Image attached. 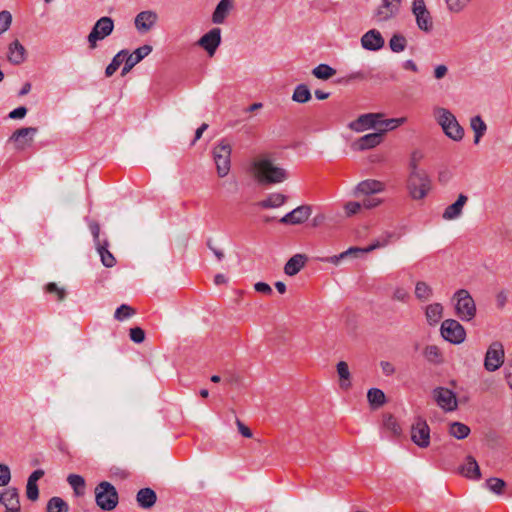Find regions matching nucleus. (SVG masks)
<instances>
[{
  "label": "nucleus",
  "mask_w": 512,
  "mask_h": 512,
  "mask_svg": "<svg viewBox=\"0 0 512 512\" xmlns=\"http://www.w3.org/2000/svg\"><path fill=\"white\" fill-rule=\"evenodd\" d=\"M336 74V69L328 64H319L312 69V75L319 80H328Z\"/></svg>",
  "instance_id": "obj_39"
},
{
  "label": "nucleus",
  "mask_w": 512,
  "mask_h": 512,
  "mask_svg": "<svg viewBox=\"0 0 512 512\" xmlns=\"http://www.w3.org/2000/svg\"><path fill=\"white\" fill-rule=\"evenodd\" d=\"M114 30V20L104 16L98 19L87 36L88 47L93 50L98 46V41L110 36Z\"/></svg>",
  "instance_id": "obj_6"
},
{
  "label": "nucleus",
  "mask_w": 512,
  "mask_h": 512,
  "mask_svg": "<svg viewBox=\"0 0 512 512\" xmlns=\"http://www.w3.org/2000/svg\"><path fill=\"white\" fill-rule=\"evenodd\" d=\"M433 294L432 288L424 281H418L415 285V296L421 301H427Z\"/></svg>",
  "instance_id": "obj_41"
},
{
  "label": "nucleus",
  "mask_w": 512,
  "mask_h": 512,
  "mask_svg": "<svg viewBox=\"0 0 512 512\" xmlns=\"http://www.w3.org/2000/svg\"><path fill=\"white\" fill-rule=\"evenodd\" d=\"M108 243L105 242L104 245H99L98 251L101 256V261L105 267H113L116 263V259L113 254L107 249Z\"/></svg>",
  "instance_id": "obj_44"
},
{
  "label": "nucleus",
  "mask_w": 512,
  "mask_h": 512,
  "mask_svg": "<svg viewBox=\"0 0 512 512\" xmlns=\"http://www.w3.org/2000/svg\"><path fill=\"white\" fill-rule=\"evenodd\" d=\"M47 293H55L59 301H63L66 297V291L64 288H59L56 283H48L45 287Z\"/></svg>",
  "instance_id": "obj_54"
},
{
  "label": "nucleus",
  "mask_w": 512,
  "mask_h": 512,
  "mask_svg": "<svg viewBox=\"0 0 512 512\" xmlns=\"http://www.w3.org/2000/svg\"><path fill=\"white\" fill-rule=\"evenodd\" d=\"M67 482L73 488L76 496H83L85 493L86 481L83 476L78 474H70L67 477Z\"/></svg>",
  "instance_id": "obj_37"
},
{
  "label": "nucleus",
  "mask_w": 512,
  "mask_h": 512,
  "mask_svg": "<svg viewBox=\"0 0 512 512\" xmlns=\"http://www.w3.org/2000/svg\"><path fill=\"white\" fill-rule=\"evenodd\" d=\"M413 13L416 17L417 26L420 30L430 32L433 29L432 17L426 8L424 0H414Z\"/></svg>",
  "instance_id": "obj_15"
},
{
  "label": "nucleus",
  "mask_w": 512,
  "mask_h": 512,
  "mask_svg": "<svg viewBox=\"0 0 512 512\" xmlns=\"http://www.w3.org/2000/svg\"><path fill=\"white\" fill-rule=\"evenodd\" d=\"M383 242H381L380 240H375L373 241L371 244H369L368 246L366 247H350L348 248L346 251H344V254H346V258L348 256H353V257H360L364 254H367V253H370L372 251H374L375 249L377 248H380L383 246Z\"/></svg>",
  "instance_id": "obj_35"
},
{
  "label": "nucleus",
  "mask_w": 512,
  "mask_h": 512,
  "mask_svg": "<svg viewBox=\"0 0 512 512\" xmlns=\"http://www.w3.org/2000/svg\"><path fill=\"white\" fill-rule=\"evenodd\" d=\"M411 440L420 448H427L430 445V428L424 418L417 417L412 424Z\"/></svg>",
  "instance_id": "obj_12"
},
{
  "label": "nucleus",
  "mask_w": 512,
  "mask_h": 512,
  "mask_svg": "<svg viewBox=\"0 0 512 512\" xmlns=\"http://www.w3.org/2000/svg\"><path fill=\"white\" fill-rule=\"evenodd\" d=\"M504 356L505 354L502 343L499 341L492 342L485 354V369L489 372H493L499 369L504 363Z\"/></svg>",
  "instance_id": "obj_11"
},
{
  "label": "nucleus",
  "mask_w": 512,
  "mask_h": 512,
  "mask_svg": "<svg viewBox=\"0 0 512 512\" xmlns=\"http://www.w3.org/2000/svg\"><path fill=\"white\" fill-rule=\"evenodd\" d=\"M36 132H37L36 127H23V128L17 129L10 137V140L15 142L16 147L18 149H23L24 143H22V139L25 141V143L32 142V137L27 139V136H29V135L32 136Z\"/></svg>",
  "instance_id": "obj_29"
},
{
  "label": "nucleus",
  "mask_w": 512,
  "mask_h": 512,
  "mask_svg": "<svg viewBox=\"0 0 512 512\" xmlns=\"http://www.w3.org/2000/svg\"><path fill=\"white\" fill-rule=\"evenodd\" d=\"M448 73V68L446 65L441 64L435 67L434 69V77L439 80L444 78Z\"/></svg>",
  "instance_id": "obj_64"
},
{
  "label": "nucleus",
  "mask_w": 512,
  "mask_h": 512,
  "mask_svg": "<svg viewBox=\"0 0 512 512\" xmlns=\"http://www.w3.org/2000/svg\"><path fill=\"white\" fill-rule=\"evenodd\" d=\"M157 21V14L153 11H142L135 17V27L140 32L149 31Z\"/></svg>",
  "instance_id": "obj_21"
},
{
  "label": "nucleus",
  "mask_w": 512,
  "mask_h": 512,
  "mask_svg": "<svg viewBox=\"0 0 512 512\" xmlns=\"http://www.w3.org/2000/svg\"><path fill=\"white\" fill-rule=\"evenodd\" d=\"M386 430H390L395 437H400L402 429L391 414H386Z\"/></svg>",
  "instance_id": "obj_50"
},
{
  "label": "nucleus",
  "mask_w": 512,
  "mask_h": 512,
  "mask_svg": "<svg viewBox=\"0 0 512 512\" xmlns=\"http://www.w3.org/2000/svg\"><path fill=\"white\" fill-rule=\"evenodd\" d=\"M432 395L434 401L443 410L451 412L457 409V398L452 390L445 387H436Z\"/></svg>",
  "instance_id": "obj_14"
},
{
  "label": "nucleus",
  "mask_w": 512,
  "mask_h": 512,
  "mask_svg": "<svg viewBox=\"0 0 512 512\" xmlns=\"http://www.w3.org/2000/svg\"><path fill=\"white\" fill-rule=\"evenodd\" d=\"M128 55V50L124 49L119 51L112 59L111 63L105 69V76L111 77L123 63L125 57Z\"/></svg>",
  "instance_id": "obj_40"
},
{
  "label": "nucleus",
  "mask_w": 512,
  "mask_h": 512,
  "mask_svg": "<svg viewBox=\"0 0 512 512\" xmlns=\"http://www.w3.org/2000/svg\"><path fill=\"white\" fill-rule=\"evenodd\" d=\"M367 401L370 411H377L384 406V391L379 388H370L367 391Z\"/></svg>",
  "instance_id": "obj_30"
},
{
  "label": "nucleus",
  "mask_w": 512,
  "mask_h": 512,
  "mask_svg": "<svg viewBox=\"0 0 512 512\" xmlns=\"http://www.w3.org/2000/svg\"><path fill=\"white\" fill-rule=\"evenodd\" d=\"M408 298H409L408 292L402 287L396 288L392 295L393 300L402 301V302H406Z\"/></svg>",
  "instance_id": "obj_60"
},
{
  "label": "nucleus",
  "mask_w": 512,
  "mask_h": 512,
  "mask_svg": "<svg viewBox=\"0 0 512 512\" xmlns=\"http://www.w3.org/2000/svg\"><path fill=\"white\" fill-rule=\"evenodd\" d=\"M486 487L497 495H501L506 487V482L503 479L491 477L486 480Z\"/></svg>",
  "instance_id": "obj_47"
},
{
  "label": "nucleus",
  "mask_w": 512,
  "mask_h": 512,
  "mask_svg": "<svg viewBox=\"0 0 512 512\" xmlns=\"http://www.w3.org/2000/svg\"><path fill=\"white\" fill-rule=\"evenodd\" d=\"M449 433L451 436L461 440L468 437L470 434V428L466 424L453 422L450 424Z\"/></svg>",
  "instance_id": "obj_42"
},
{
  "label": "nucleus",
  "mask_w": 512,
  "mask_h": 512,
  "mask_svg": "<svg viewBox=\"0 0 512 512\" xmlns=\"http://www.w3.org/2000/svg\"><path fill=\"white\" fill-rule=\"evenodd\" d=\"M308 261L306 254H295L285 264L284 272L288 276H295L302 268L305 267Z\"/></svg>",
  "instance_id": "obj_23"
},
{
  "label": "nucleus",
  "mask_w": 512,
  "mask_h": 512,
  "mask_svg": "<svg viewBox=\"0 0 512 512\" xmlns=\"http://www.w3.org/2000/svg\"><path fill=\"white\" fill-rule=\"evenodd\" d=\"M151 51L152 46L146 44L135 49L131 54L128 52V55L125 57V63L124 67L122 68L121 75L124 76L130 72V70L140 61H142L148 54H150Z\"/></svg>",
  "instance_id": "obj_18"
},
{
  "label": "nucleus",
  "mask_w": 512,
  "mask_h": 512,
  "mask_svg": "<svg viewBox=\"0 0 512 512\" xmlns=\"http://www.w3.org/2000/svg\"><path fill=\"white\" fill-rule=\"evenodd\" d=\"M27 58V51L25 47L19 42L18 39H15L9 44L7 59L14 65H20L25 62Z\"/></svg>",
  "instance_id": "obj_20"
},
{
  "label": "nucleus",
  "mask_w": 512,
  "mask_h": 512,
  "mask_svg": "<svg viewBox=\"0 0 512 512\" xmlns=\"http://www.w3.org/2000/svg\"><path fill=\"white\" fill-rule=\"evenodd\" d=\"M5 512H21L19 491L16 487L5 489Z\"/></svg>",
  "instance_id": "obj_26"
},
{
  "label": "nucleus",
  "mask_w": 512,
  "mask_h": 512,
  "mask_svg": "<svg viewBox=\"0 0 512 512\" xmlns=\"http://www.w3.org/2000/svg\"><path fill=\"white\" fill-rule=\"evenodd\" d=\"M406 46L407 40L402 34H394L389 41L390 49L396 53L404 51Z\"/></svg>",
  "instance_id": "obj_45"
},
{
  "label": "nucleus",
  "mask_w": 512,
  "mask_h": 512,
  "mask_svg": "<svg viewBox=\"0 0 512 512\" xmlns=\"http://www.w3.org/2000/svg\"><path fill=\"white\" fill-rule=\"evenodd\" d=\"M363 207V203L356 202V201H349L344 205V210L347 217H351L355 214H357L361 208Z\"/></svg>",
  "instance_id": "obj_55"
},
{
  "label": "nucleus",
  "mask_w": 512,
  "mask_h": 512,
  "mask_svg": "<svg viewBox=\"0 0 512 512\" xmlns=\"http://www.w3.org/2000/svg\"><path fill=\"white\" fill-rule=\"evenodd\" d=\"M254 289L256 292L258 293H262V294H265V295H272L273 294V290L271 288V286L265 282H257L254 284Z\"/></svg>",
  "instance_id": "obj_59"
},
{
  "label": "nucleus",
  "mask_w": 512,
  "mask_h": 512,
  "mask_svg": "<svg viewBox=\"0 0 512 512\" xmlns=\"http://www.w3.org/2000/svg\"><path fill=\"white\" fill-rule=\"evenodd\" d=\"M210 57L214 56L221 44V29L216 27L205 33L197 42Z\"/></svg>",
  "instance_id": "obj_16"
},
{
  "label": "nucleus",
  "mask_w": 512,
  "mask_h": 512,
  "mask_svg": "<svg viewBox=\"0 0 512 512\" xmlns=\"http://www.w3.org/2000/svg\"><path fill=\"white\" fill-rule=\"evenodd\" d=\"M406 189L413 200H423L432 189V180L427 172L408 173Z\"/></svg>",
  "instance_id": "obj_3"
},
{
  "label": "nucleus",
  "mask_w": 512,
  "mask_h": 512,
  "mask_svg": "<svg viewBox=\"0 0 512 512\" xmlns=\"http://www.w3.org/2000/svg\"><path fill=\"white\" fill-rule=\"evenodd\" d=\"M448 6V9L452 12L461 11L470 0H445Z\"/></svg>",
  "instance_id": "obj_57"
},
{
  "label": "nucleus",
  "mask_w": 512,
  "mask_h": 512,
  "mask_svg": "<svg viewBox=\"0 0 512 512\" xmlns=\"http://www.w3.org/2000/svg\"><path fill=\"white\" fill-rule=\"evenodd\" d=\"M470 127L474 132V144H478L480 139L487 131V125L480 115H476L470 120Z\"/></svg>",
  "instance_id": "obj_33"
},
{
  "label": "nucleus",
  "mask_w": 512,
  "mask_h": 512,
  "mask_svg": "<svg viewBox=\"0 0 512 512\" xmlns=\"http://www.w3.org/2000/svg\"><path fill=\"white\" fill-rule=\"evenodd\" d=\"M233 7L234 0H220L212 14V22L214 24H222Z\"/></svg>",
  "instance_id": "obj_25"
},
{
  "label": "nucleus",
  "mask_w": 512,
  "mask_h": 512,
  "mask_svg": "<svg viewBox=\"0 0 512 512\" xmlns=\"http://www.w3.org/2000/svg\"><path fill=\"white\" fill-rule=\"evenodd\" d=\"M231 145L223 139L214 149L213 158L216 164L217 174L223 178L228 175L231 168Z\"/></svg>",
  "instance_id": "obj_8"
},
{
  "label": "nucleus",
  "mask_w": 512,
  "mask_h": 512,
  "mask_svg": "<svg viewBox=\"0 0 512 512\" xmlns=\"http://www.w3.org/2000/svg\"><path fill=\"white\" fill-rule=\"evenodd\" d=\"M361 45L366 50L377 51L384 47V37L376 29L369 30L362 36Z\"/></svg>",
  "instance_id": "obj_19"
},
{
  "label": "nucleus",
  "mask_w": 512,
  "mask_h": 512,
  "mask_svg": "<svg viewBox=\"0 0 512 512\" xmlns=\"http://www.w3.org/2000/svg\"><path fill=\"white\" fill-rule=\"evenodd\" d=\"M97 506L103 511L114 510L119 503V494L113 484L101 481L94 490Z\"/></svg>",
  "instance_id": "obj_5"
},
{
  "label": "nucleus",
  "mask_w": 512,
  "mask_h": 512,
  "mask_svg": "<svg viewBox=\"0 0 512 512\" xmlns=\"http://www.w3.org/2000/svg\"><path fill=\"white\" fill-rule=\"evenodd\" d=\"M129 337L134 343L141 344L145 341L146 334L141 327L135 326L129 329Z\"/></svg>",
  "instance_id": "obj_49"
},
{
  "label": "nucleus",
  "mask_w": 512,
  "mask_h": 512,
  "mask_svg": "<svg viewBox=\"0 0 512 512\" xmlns=\"http://www.w3.org/2000/svg\"><path fill=\"white\" fill-rule=\"evenodd\" d=\"M383 242H381L380 240H375L373 241L371 244H369L368 246L366 247H350L348 248L346 251H344V254H346V258L348 256H353V257H360L364 254H367V253H370L372 251H374L375 249L377 248H380L383 246Z\"/></svg>",
  "instance_id": "obj_34"
},
{
  "label": "nucleus",
  "mask_w": 512,
  "mask_h": 512,
  "mask_svg": "<svg viewBox=\"0 0 512 512\" xmlns=\"http://www.w3.org/2000/svg\"><path fill=\"white\" fill-rule=\"evenodd\" d=\"M424 356L429 362L435 364L442 361V353L436 345H428L424 350Z\"/></svg>",
  "instance_id": "obj_46"
},
{
  "label": "nucleus",
  "mask_w": 512,
  "mask_h": 512,
  "mask_svg": "<svg viewBox=\"0 0 512 512\" xmlns=\"http://www.w3.org/2000/svg\"><path fill=\"white\" fill-rule=\"evenodd\" d=\"M346 258V254L344 252L340 253L339 255H333L329 257H322L320 258V261L325 263H331L334 265H338L342 259Z\"/></svg>",
  "instance_id": "obj_63"
},
{
  "label": "nucleus",
  "mask_w": 512,
  "mask_h": 512,
  "mask_svg": "<svg viewBox=\"0 0 512 512\" xmlns=\"http://www.w3.org/2000/svg\"><path fill=\"white\" fill-rule=\"evenodd\" d=\"M459 473L469 479H479L481 477L480 467L476 459L468 455L465 462L459 467Z\"/></svg>",
  "instance_id": "obj_24"
},
{
  "label": "nucleus",
  "mask_w": 512,
  "mask_h": 512,
  "mask_svg": "<svg viewBox=\"0 0 512 512\" xmlns=\"http://www.w3.org/2000/svg\"><path fill=\"white\" fill-rule=\"evenodd\" d=\"M12 23V15L9 11L3 10L0 12V35L10 28Z\"/></svg>",
  "instance_id": "obj_53"
},
{
  "label": "nucleus",
  "mask_w": 512,
  "mask_h": 512,
  "mask_svg": "<svg viewBox=\"0 0 512 512\" xmlns=\"http://www.w3.org/2000/svg\"><path fill=\"white\" fill-rule=\"evenodd\" d=\"M288 197L282 193H272L264 200H261L257 205L263 209L277 208L286 203Z\"/></svg>",
  "instance_id": "obj_31"
},
{
  "label": "nucleus",
  "mask_w": 512,
  "mask_h": 512,
  "mask_svg": "<svg viewBox=\"0 0 512 512\" xmlns=\"http://www.w3.org/2000/svg\"><path fill=\"white\" fill-rule=\"evenodd\" d=\"M236 424L238 427L239 433L245 438H251L253 436L252 430L246 426L242 421L236 418Z\"/></svg>",
  "instance_id": "obj_62"
},
{
  "label": "nucleus",
  "mask_w": 512,
  "mask_h": 512,
  "mask_svg": "<svg viewBox=\"0 0 512 512\" xmlns=\"http://www.w3.org/2000/svg\"><path fill=\"white\" fill-rule=\"evenodd\" d=\"M336 371L339 378V387L345 391L349 390L352 386V377L347 362L339 361L336 365Z\"/></svg>",
  "instance_id": "obj_28"
},
{
  "label": "nucleus",
  "mask_w": 512,
  "mask_h": 512,
  "mask_svg": "<svg viewBox=\"0 0 512 512\" xmlns=\"http://www.w3.org/2000/svg\"><path fill=\"white\" fill-rule=\"evenodd\" d=\"M384 125V113H366L348 123L347 127L355 132H364L368 129H377Z\"/></svg>",
  "instance_id": "obj_9"
},
{
  "label": "nucleus",
  "mask_w": 512,
  "mask_h": 512,
  "mask_svg": "<svg viewBox=\"0 0 512 512\" xmlns=\"http://www.w3.org/2000/svg\"><path fill=\"white\" fill-rule=\"evenodd\" d=\"M384 140V128H378L377 132L366 134L350 145V148L355 152H361L375 148L380 145Z\"/></svg>",
  "instance_id": "obj_13"
},
{
  "label": "nucleus",
  "mask_w": 512,
  "mask_h": 512,
  "mask_svg": "<svg viewBox=\"0 0 512 512\" xmlns=\"http://www.w3.org/2000/svg\"><path fill=\"white\" fill-rule=\"evenodd\" d=\"M441 336L452 344H460L466 338L464 327L454 319H446L442 322L440 328Z\"/></svg>",
  "instance_id": "obj_10"
},
{
  "label": "nucleus",
  "mask_w": 512,
  "mask_h": 512,
  "mask_svg": "<svg viewBox=\"0 0 512 512\" xmlns=\"http://www.w3.org/2000/svg\"><path fill=\"white\" fill-rule=\"evenodd\" d=\"M424 155L419 150H414L410 155L408 164L409 173H420L426 172L424 169L419 168V163L423 159Z\"/></svg>",
  "instance_id": "obj_43"
},
{
  "label": "nucleus",
  "mask_w": 512,
  "mask_h": 512,
  "mask_svg": "<svg viewBox=\"0 0 512 512\" xmlns=\"http://www.w3.org/2000/svg\"><path fill=\"white\" fill-rule=\"evenodd\" d=\"M251 173L260 185L281 183L288 178L287 171L275 166L268 156L255 159L251 164Z\"/></svg>",
  "instance_id": "obj_1"
},
{
  "label": "nucleus",
  "mask_w": 512,
  "mask_h": 512,
  "mask_svg": "<svg viewBox=\"0 0 512 512\" xmlns=\"http://www.w3.org/2000/svg\"><path fill=\"white\" fill-rule=\"evenodd\" d=\"M457 300L455 305L456 314L463 321H471L476 315V304L470 293L460 289L454 294Z\"/></svg>",
  "instance_id": "obj_7"
},
{
  "label": "nucleus",
  "mask_w": 512,
  "mask_h": 512,
  "mask_svg": "<svg viewBox=\"0 0 512 512\" xmlns=\"http://www.w3.org/2000/svg\"><path fill=\"white\" fill-rule=\"evenodd\" d=\"M134 314H136V310L133 307L127 304H122L116 309L114 317L118 321H122L124 318L131 317Z\"/></svg>",
  "instance_id": "obj_48"
},
{
  "label": "nucleus",
  "mask_w": 512,
  "mask_h": 512,
  "mask_svg": "<svg viewBox=\"0 0 512 512\" xmlns=\"http://www.w3.org/2000/svg\"><path fill=\"white\" fill-rule=\"evenodd\" d=\"M425 315L430 326L436 325L443 316V306L440 303L429 304L426 307Z\"/></svg>",
  "instance_id": "obj_32"
},
{
  "label": "nucleus",
  "mask_w": 512,
  "mask_h": 512,
  "mask_svg": "<svg viewBox=\"0 0 512 512\" xmlns=\"http://www.w3.org/2000/svg\"><path fill=\"white\" fill-rule=\"evenodd\" d=\"M468 197L465 194H459L454 203L447 206L442 217L445 220H454L462 214L464 205L467 203Z\"/></svg>",
  "instance_id": "obj_22"
},
{
  "label": "nucleus",
  "mask_w": 512,
  "mask_h": 512,
  "mask_svg": "<svg viewBox=\"0 0 512 512\" xmlns=\"http://www.w3.org/2000/svg\"><path fill=\"white\" fill-rule=\"evenodd\" d=\"M46 512H69V505L61 497L54 496L48 500Z\"/></svg>",
  "instance_id": "obj_38"
},
{
  "label": "nucleus",
  "mask_w": 512,
  "mask_h": 512,
  "mask_svg": "<svg viewBox=\"0 0 512 512\" xmlns=\"http://www.w3.org/2000/svg\"><path fill=\"white\" fill-rule=\"evenodd\" d=\"M406 117L386 119V132L393 131L400 125L406 123Z\"/></svg>",
  "instance_id": "obj_58"
},
{
  "label": "nucleus",
  "mask_w": 512,
  "mask_h": 512,
  "mask_svg": "<svg viewBox=\"0 0 512 512\" xmlns=\"http://www.w3.org/2000/svg\"><path fill=\"white\" fill-rule=\"evenodd\" d=\"M11 480V471L8 465L0 463V487L8 485Z\"/></svg>",
  "instance_id": "obj_56"
},
{
  "label": "nucleus",
  "mask_w": 512,
  "mask_h": 512,
  "mask_svg": "<svg viewBox=\"0 0 512 512\" xmlns=\"http://www.w3.org/2000/svg\"><path fill=\"white\" fill-rule=\"evenodd\" d=\"M26 497L32 502H35L39 499V487L37 483L27 481Z\"/></svg>",
  "instance_id": "obj_52"
},
{
  "label": "nucleus",
  "mask_w": 512,
  "mask_h": 512,
  "mask_svg": "<svg viewBox=\"0 0 512 512\" xmlns=\"http://www.w3.org/2000/svg\"><path fill=\"white\" fill-rule=\"evenodd\" d=\"M401 7V0H386V20L396 16Z\"/></svg>",
  "instance_id": "obj_51"
},
{
  "label": "nucleus",
  "mask_w": 512,
  "mask_h": 512,
  "mask_svg": "<svg viewBox=\"0 0 512 512\" xmlns=\"http://www.w3.org/2000/svg\"><path fill=\"white\" fill-rule=\"evenodd\" d=\"M312 98L311 91L306 84H299L295 87L292 94V100L296 103L305 104Z\"/></svg>",
  "instance_id": "obj_36"
},
{
  "label": "nucleus",
  "mask_w": 512,
  "mask_h": 512,
  "mask_svg": "<svg viewBox=\"0 0 512 512\" xmlns=\"http://www.w3.org/2000/svg\"><path fill=\"white\" fill-rule=\"evenodd\" d=\"M384 191V183L374 179H367L358 183L354 190V196L363 195V208L372 209L379 206L383 199L376 197Z\"/></svg>",
  "instance_id": "obj_2"
},
{
  "label": "nucleus",
  "mask_w": 512,
  "mask_h": 512,
  "mask_svg": "<svg viewBox=\"0 0 512 512\" xmlns=\"http://www.w3.org/2000/svg\"><path fill=\"white\" fill-rule=\"evenodd\" d=\"M136 500L141 508L150 509L157 501V494L149 487L142 488L137 492Z\"/></svg>",
  "instance_id": "obj_27"
},
{
  "label": "nucleus",
  "mask_w": 512,
  "mask_h": 512,
  "mask_svg": "<svg viewBox=\"0 0 512 512\" xmlns=\"http://www.w3.org/2000/svg\"><path fill=\"white\" fill-rule=\"evenodd\" d=\"M435 117L442 127L444 134L454 141H461L464 137V129L458 123L456 117L446 108L435 109Z\"/></svg>",
  "instance_id": "obj_4"
},
{
  "label": "nucleus",
  "mask_w": 512,
  "mask_h": 512,
  "mask_svg": "<svg viewBox=\"0 0 512 512\" xmlns=\"http://www.w3.org/2000/svg\"><path fill=\"white\" fill-rule=\"evenodd\" d=\"M28 109L25 106H19L9 113L11 119H22L26 116Z\"/></svg>",
  "instance_id": "obj_61"
},
{
  "label": "nucleus",
  "mask_w": 512,
  "mask_h": 512,
  "mask_svg": "<svg viewBox=\"0 0 512 512\" xmlns=\"http://www.w3.org/2000/svg\"><path fill=\"white\" fill-rule=\"evenodd\" d=\"M310 205H301L284 215L279 222L285 225H298L304 223L311 215Z\"/></svg>",
  "instance_id": "obj_17"
}]
</instances>
